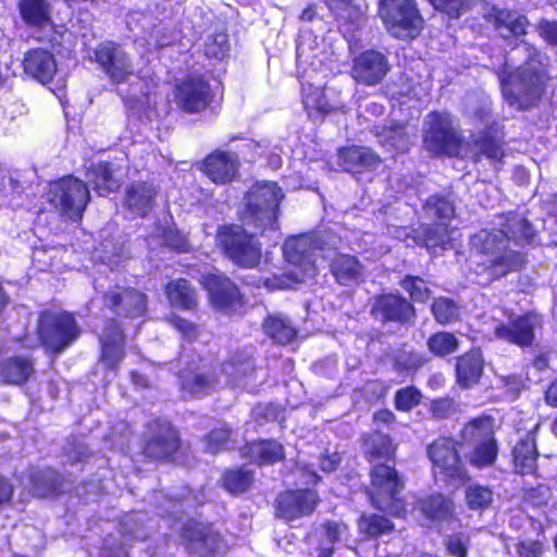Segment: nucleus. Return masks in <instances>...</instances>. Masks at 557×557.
Segmentation results:
<instances>
[{"mask_svg": "<svg viewBox=\"0 0 557 557\" xmlns=\"http://www.w3.org/2000/svg\"><path fill=\"white\" fill-rule=\"evenodd\" d=\"M422 143L432 157L453 158L460 154L463 138L453 126L447 113L432 111L426 116Z\"/></svg>", "mask_w": 557, "mask_h": 557, "instance_id": "ddd939ff", "label": "nucleus"}, {"mask_svg": "<svg viewBox=\"0 0 557 557\" xmlns=\"http://www.w3.org/2000/svg\"><path fill=\"white\" fill-rule=\"evenodd\" d=\"M239 160L235 153L215 149L202 160L201 172L214 184L231 183L237 175Z\"/></svg>", "mask_w": 557, "mask_h": 557, "instance_id": "393cba45", "label": "nucleus"}, {"mask_svg": "<svg viewBox=\"0 0 557 557\" xmlns=\"http://www.w3.org/2000/svg\"><path fill=\"white\" fill-rule=\"evenodd\" d=\"M362 454L370 467L382 463L396 465L397 444L381 431L364 433L360 438Z\"/></svg>", "mask_w": 557, "mask_h": 557, "instance_id": "bb28decb", "label": "nucleus"}, {"mask_svg": "<svg viewBox=\"0 0 557 557\" xmlns=\"http://www.w3.org/2000/svg\"><path fill=\"white\" fill-rule=\"evenodd\" d=\"M504 238L495 232H486L476 244V252L484 257L478 263L480 273L487 274L492 281L509 273L521 271L528 263L524 251L510 249L504 245Z\"/></svg>", "mask_w": 557, "mask_h": 557, "instance_id": "9d476101", "label": "nucleus"}, {"mask_svg": "<svg viewBox=\"0 0 557 557\" xmlns=\"http://www.w3.org/2000/svg\"><path fill=\"white\" fill-rule=\"evenodd\" d=\"M431 312L440 325H449L460 320V307L451 298L440 296L433 299Z\"/></svg>", "mask_w": 557, "mask_h": 557, "instance_id": "8fccbe9b", "label": "nucleus"}, {"mask_svg": "<svg viewBox=\"0 0 557 557\" xmlns=\"http://www.w3.org/2000/svg\"><path fill=\"white\" fill-rule=\"evenodd\" d=\"M405 479L396 465L382 463L370 467L367 496L369 503L379 511L394 518H406L407 502L403 496Z\"/></svg>", "mask_w": 557, "mask_h": 557, "instance_id": "20e7f679", "label": "nucleus"}, {"mask_svg": "<svg viewBox=\"0 0 557 557\" xmlns=\"http://www.w3.org/2000/svg\"><path fill=\"white\" fill-rule=\"evenodd\" d=\"M359 534L363 540H379L395 531V523L385 515L377 512H363L357 520Z\"/></svg>", "mask_w": 557, "mask_h": 557, "instance_id": "a19ab883", "label": "nucleus"}, {"mask_svg": "<svg viewBox=\"0 0 557 557\" xmlns=\"http://www.w3.org/2000/svg\"><path fill=\"white\" fill-rule=\"evenodd\" d=\"M262 330L273 343L281 346L290 344L297 337V330L292 322L286 318L275 314H269L264 318Z\"/></svg>", "mask_w": 557, "mask_h": 557, "instance_id": "37998d69", "label": "nucleus"}, {"mask_svg": "<svg viewBox=\"0 0 557 557\" xmlns=\"http://www.w3.org/2000/svg\"><path fill=\"white\" fill-rule=\"evenodd\" d=\"M301 102L310 116L325 115L335 111L324 90L308 82H301Z\"/></svg>", "mask_w": 557, "mask_h": 557, "instance_id": "c03bdc74", "label": "nucleus"}, {"mask_svg": "<svg viewBox=\"0 0 557 557\" xmlns=\"http://www.w3.org/2000/svg\"><path fill=\"white\" fill-rule=\"evenodd\" d=\"M22 67L27 77L42 85L50 84L58 71L53 53L44 48L27 50L22 60Z\"/></svg>", "mask_w": 557, "mask_h": 557, "instance_id": "c756f323", "label": "nucleus"}, {"mask_svg": "<svg viewBox=\"0 0 557 557\" xmlns=\"http://www.w3.org/2000/svg\"><path fill=\"white\" fill-rule=\"evenodd\" d=\"M389 71L387 58L380 51L368 49L352 60L350 76L360 85L375 86Z\"/></svg>", "mask_w": 557, "mask_h": 557, "instance_id": "412c9836", "label": "nucleus"}, {"mask_svg": "<svg viewBox=\"0 0 557 557\" xmlns=\"http://www.w3.org/2000/svg\"><path fill=\"white\" fill-rule=\"evenodd\" d=\"M493 490L481 484H471L465 491L466 505L471 510H486L493 503Z\"/></svg>", "mask_w": 557, "mask_h": 557, "instance_id": "5fc2aeb1", "label": "nucleus"}, {"mask_svg": "<svg viewBox=\"0 0 557 557\" xmlns=\"http://www.w3.org/2000/svg\"><path fill=\"white\" fill-rule=\"evenodd\" d=\"M63 475L53 468H45L30 474L29 487L33 496L37 498H50L62 493Z\"/></svg>", "mask_w": 557, "mask_h": 557, "instance_id": "e433bc0d", "label": "nucleus"}, {"mask_svg": "<svg viewBox=\"0 0 557 557\" xmlns=\"http://www.w3.org/2000/svg\"><path fill=\"white\" fill-rule=\"evenodd\" d=\"M338 21L355 23L361 16L360 8L352 0H320Z\"/></svg>", "mask_w": 557, "mask_h": 557, "instance_id": "4d7b16f0", "label": "nucleus"}, {"mask_svg": "<svg viewBox=\"0 0 557 557\" xmlns=\"http://www.w3.org/2000/svg\"><path fill=\"white\" fill-rule=\"evenodd\" d=\"M178 388L190 397L201 398L213 391L219 383L214 372L201 371L198 364L187 363L176 372Z\"/></svg>", "mask_w": 557, "mask_h": 557, "instance_id": "b1692460", "label": "nucleus"}, {"mask_svg": "<svg viewBox=\"0 0 557 557\" xmlns=\"http://www.w3.org/2000/svg\"><path fill=\"white\" fill-rule=\"evenodd\" d=\"M552 496L550 487L539 483L535 486L524 487L521 495V504L531 508L547 506Z\"/></svg>", "mask_w": 557, "mask_h": 557, "instance_id": "bf43d9fd", "label": "nucleus"}, {"mask_svg": "<svg viewBox=\"0 0 557 557\" xmlns=\"http://www.w3.org/2000/svg\"><path fill=\"white\" fill-rule=\"evenodd\" d=\"M377 15L386 32L398 40H413L424 29L425 20L416 0H380Z\"/></svg>", "mask_w": 557, "mask_h": 557, "instance_id": "9b49d317", "label": "nucleus"}, {"mask_svg": "<svg viewBox=\"0 0 557 557\" xmlns=\"http://www.w3.org/2000/svg\"><path fill=\"white\" fill-rule=\"evenodd\" d=\"M158 195L157 187L147 181L128 184L124 194L125 208L138 218H146L154 206Z\"/></svg>", "mask_w": 557, "mask_h": 557, "instance_id": "2f4dec72", "label": "nucleus"}, {"mask_svg": "<svg viewBox=\"0 0 557 557\" xmlns=\"http://www.w3.org/2000/svg\"><path fill=\"white\" fill-rule=\"evenodd\" d=\"M462 448L463 440L451 434H441L432 440L425 447V454L434 476H438L445 484L470 482L471 475Z\"/></svg>", "mask_w": 557, "mask_h": 557, "instance_id": "6e6552de", "label": "nucleus"}, {"mask_svg": "<svg viewBox=\"0 0 557 557\" xmlns=\"http://www.w3.org/2000/svg\"><path fill=\"white\" fill-rule=\"evenodd\" d=\"M414 242L430 253L435 252L436 249H450L453 247L450 227L447 223L422 224L417 230Z\"/></svg>", "mask_w": 557, "mask_h": 557, "instance_id": "c9c22d12", "label": "nucleus"}, {"mask_svg": "<svg viewBox=\"0 0 557 557\" xmlns=\"http://www.w3.org/2000/svg\"><path fill=\"white\" fill-rule=\"evenodd\" d=\"M541 453L537 446V425L523 434L510 449L512 472L519 476L541 478L539 459Z\"/></svg>", "mask_w": 557, "mask_h": 557, "instance_id": "6ab92c4d", "label": "nucleus"}, {"mask_svg": "<svg viewBox=\"0 0 557 557\" xmlns=\"http://www.w3.org/2000/svg\"><path fill=\"white\" fill-rule=\"evenodd\" d=\"M169 324L178 332L186 341L195 342L199 335L198 325L178 314H171L168 318Z\"/></svg>", "mask_w": 557, "mask_h": 557, "instance_id": "e2e57ef3", "label": "nucleus"}, {"mask_svg": "<svg viewBox=\"0 0 557 557\" xmlns=\"http://www.w3.org/2000/svg\"><path fill=\"white\" fill-rule=\"evenodd\" d=\"M428 212L438 220H451L455 216V205L446 195L434 194L429 196L423 205Z\"/></svg>", "mask_w": 557, "mask_h": 557, "instance_id": "6e6d98bb", "label": "nucleus"}, {"mask_svg": "<svg viewBox=\"0 0 557 557\" xmlns=\"http://www.w3.org/2000/svg\"><path fill=\"white\" fill-rule=\"evenodd\" d=\"M185 552L193 557H216L226 542L212 521L188 518L178 531Z\"/></svg>", "mask_w": 557, "mask_h": 557, "instance_id": "4468645a", "label": "nucleus"}, {"mask_svg": "<svg viewBox=\"0 0 557 557\" xmlns=\"http://www.w3.org/2000/svg\"><path fill=\"white\" fill-rule=\"evenodd\" d=\"M326 541L331 545L341 542L342 537L347 535L349 527L343 521L326 520L321 524Z\"/></svg>", "mask_w": 557, "mask_h": 557, "instance_id": "338daca9", "label": "nucleus"}, {"mask_svg": "<svg viewBox=\"0 0 557 557\" xmlns=\"http://www.w3.org/2000/svg\"><path fill=\"white\" fill-rule=\"evenodd\" d=\"M47 201L62 216L79 222L90 202L88 185L72 174L51 181L47 188Z\"/></svg>", "mask_w": 557, "mask_h": 557, "instance_id": "f8f14e48", "label": "nucleus"}, {"mask_svg": "<svg viewBox=\"0 0 557 557\" xmlns=\"http://www.w3.org/2000/svg\"><path fill=\"white\" fill-rule=\"evenodd\" d=\"M177 108L186 114H197L210 109L215 91L209 78L202 73H188L177 82L173 90Z\"/></svg>", "mask_w": 557, "mask_h": 557, "instance_id": "2eb2a0df", "label": "nucleus"}, {"mask_svg": "<svg viewBox=\"0 0 557 557\" xmlns=\"http://www.w3.org/2000/svg\"><path fill=\"white\" fill-rule=\"evenodd\" d=\"M18 11L27 25L44 27L52 24L47 0H20Z\"/></svg>", "mask_w": 557, "mask_h": 557, "instance_id": "de8ad7c7", "label": "nucleus"}, {"mask_svg": "<svg viewBox=\"0 0 557 557\" xmlns=\"http://www.w3.org/2000/svg\"><path fill=\"white\" fill-rule=\"evenodd\" d=\"M381 146L388 151L406 153L410 150V137L405 124H393L384 129Z\"/></svg>", "mask_w": 557, "mask_h": 557, "instance_id": "3c124183", "label": "nucleus"}, {"mask_svg": "<svg viewBox=\"0 0 557 557\" xmlns=\"http://www.w3.org/2000/svg\"><path fill=\"white\" fill-rule=\"evenodd\" d=\"M283 253L285 259L292 264L300 267L313 265L307 239L302 236L289 237L283 246Z\"/></svg>", "mask_w": 557, "mask_h": 557, "instance_id": "603ef678", "label": "nucleus"}, {"mask_svg": "<svg viewBox=\"0 0 557 557\" xmlns=\"http://www.w3.org/2000/svg\"><path fill=\"white\" fill-rule=\"evenodd\" d=\"M370 315L381 324L407 326L414 323L417 310L413 304L398 292H383L375 295Z\"/></svg>", "mask_w": 557, "mask_h": 557, "instance_id": "dca6fc26", "label": "nucleus"}, {"mask_svg": "<svg viewBox=\"0 0 557 557\" xmlns=\"http://www.w3.org/2000/svg\"><path fill=\"white\" fill-rule=\"evenodd\" d=\"M4 383L22 386L35 374V362L30 356H11L0 364Z\"/></svg>", "mask_w": 557, "mask_h": 557, "instance_id": "4c0bfd02", "label": "nucleus"}, {"mask_svg": "<svg viewBox=\"0 0 557 557\" xmlns=\"http://www.w3.org/2000/svg\"><path fill=\"white\" fill-rule=\"evenodd\" d=\"M398 284L408 294L411 304H425L432 296L428 282L420 275L406 274Z\"/></svg>", "mask_w": 557, "mask_h": 557, "instance_id": "864d4df0", "label": "nucleus"}, {"mask_svg": "<svg viewBox=\"0 0 557 557\" xmlns=\"http://www.w3.org/2000/svg\"><path fill=\"white\" fill-rule=\"evenodd\" d=\"M429 362L419 351L403 350L392 358L393 371L399 375L414 376Z\"/></svg>", "mask_w": 557, "mask_h": 557, "instance_id": "09e8293b", "label": "nucleus"}, {"mask_svg": "<svg viewBox=\"0 0 557 557\" xmlns=\"http://www.w3.org/2000/svg\"><path fill=\"white\" fill-rule=\"evenodd\" d=\"M183 446L178 428L170 420L157 417L145 424L139 454L145 462L178 465L185 457Z\"/></svg>", "mask_w": 557, "mask_h": 557, "instance_id": "39448f33", "label": "nucleus"}, {"mask_svg": "<svg viewBox=\"0 0 557 557\" xmlns=\"http://www.w3.org/2000/svg\"><path fill=\"white\" fill-rule=\"evenodd\" d=\"M220 483L231 495H240L253 485L255 472L244 466L227 468L223 471Z\"/></svg>", "mask_w": 557, "mask_h": 557, "instance_id": "79ce46f5", "label": "nucleus"}, {"mask_svg": "<svg viewBox=\"0 0 557 557\" xmlns=\"http://www.w3.org/2000/svg\"><path fill=\"white\" fill-rule=\"evenodd\" d=\"M330 272L335 282L342 286H349L359 281L362 275V264L352 255L337 252L330 261Z\"/></svg>", "mask_w": 557, "mask_h": 557, "instance_id": "58836bf2", "label": "nucleus"}, {"mask_svg": "<svg viewBox=\"0 0 557 557\" xmlns=\"http://www.w3.org/2000/svg\"><path fill=\"white\" fill-rule=\"evenodd\" d=\"M320 502L319 493L313 488L285 490L275 497V516L288 522L309 517Z\"/></svg>", "mask_w": 557, "mask_h": 557, "instance_id": "a211bd4d", "label": "nucleus"}, {"mask_svg": "<svg viewBox=\"0 0 557 557\" xmlns=\"http://www.w3.org/2000/svg\"><path fill=\"white\" fill-rule=\"evenodd\" d=\"M472 146L475 148V152L472 156L474 163L480 162L482 157L494 163H502L506 156L504 132L496 123L485 126L472 139Z\"/></svg>", "mask_w": 557, "mask_h": 557, "instance_id": "c85d7f7f", "label": "nucleus"}, {"mask_svg": "<svg viewBox=\"0 0 557 557\" xmlns=\"http://www.w3.org/2000/svg\"><path fill=\"white\" fill-rule=\"evenodd\" d=\"M94 55L96 63L113 84L124 83L133 72L129 57L113 41L99 44Z\"/></svg>", "mask_w": 557, "mask_h": 557, "instance_id": "aec40b11", "label": "nucleus"}, {"mask_svg": "<svg viewBox=\"0 0 557 557\" xmlns=\"http://www.w3.org/2000/svg\"><path fill=\"white\" fill-rule=\"evenodd\" d=\"M537 33L540 37L548 45L557 46V22L542 18L537 23Z\"/></svg>", "mask_w": 557, "mask_h": 557, "instance_id": "774afa93", "label": "nucleus"}, {"mask_svg": "<svg viewBox=\"0 0 557 557\" xmlns=\"http://www.w3.org/2000/svg\"><path fill=\"white\" fill-rule=\"evenodd\" d=\"M500 223L502 237L521 247L540 246L539 231L533 223L523 214L509 211L503 215Z\"/></svg>", "mask_w": 557, "mask_h": 557, "instance_id": "a878e982", "label": "nucleus"}, {"mask_svg": "<svg viewBox=\"0 0 557 557\" xmlns=\"http://www.w3.org/2000/svg\"><path fill=\"white\" fill-rule=\"evenodd\" d=\"M524 60L513 70L495 71L503 98L510 108L523 112L537 107L552 79L549 57L535 46L522 41Z\"/></svg>", "mask_w": 557, "mask_h": 557, "instance_id": "f03ea898", "label": "nucleus"}, {"mask_svg": "<svg viewBox=\"0 0 557 557\" xmlns=\"http://www.w3.org/2000/svg\"><path fill=\"white\" fill-rule=\"evenodd\" d=\"M200 285L207 292L212 307L224 313H233L246 304L245 294L224 273H207L201 276Z\"/></svg>", "mask_w": 557, "mask_h": 557, "instance_id": "f3484780", "label": "nucleus"}, {"mask_svg": "<svg viewBox=\"0 0 557 557\" xmlns=\"http://www.w3.org/2000/svg\"><path fill=\"white\" fill-rule=\"evenodd\" d=\"M425 345L432 357L446 359L459 350L460 341L453 332L436 331L428 336Z\"/></svg>", "mask_w": 557, "mask_h": 557, "instance_id": "49530a36", "label": "nucleus"}, {"mask_svg": "<svg viewBox=\"0 0 557 557\" xmlns=\"http://www.w3.org/2000/svg\"><path fill=\"white\" fill-rule=\"evenodd\" d=\"M35 334L47 354L58 356L77 342L82 331L73 312L44 309L38 312Z\"/></svg>", "mask_w": 557, "mask_h": 557, "instance_id": "0eeeda50", "label": "nucleus"}, {"mask_svg": "<svg viewBox=\"0 0 557 557\" xmlns=\"http://www.w3.org/2000/svg\"><path fill=\"white\" fill-rule=\"evenodd\" d=\"M455 412L456 404L450 397L435 398L430 404V413L435 420H445Z\"/></svg>", "mask_w": 557, "mask_h": 557, "instance_id": "69168bd1", "label": "nucleus"}, {"mask_svg": "<svg viewBox=\"0 0 557 557\" xmlns=\"http://www.w3.org/2000/svg\"><path fill=\"white\" fill-rule=\"evenodd\" d=\"M163 292L171 307L183 311L198 309V292L187 278L178 277L169 281L164 285Z\"/></svg>", "mask_w": 557, "mask_h": 557, "instance_id": "72a5a7b5", "label": "nucleus"}, {"mask_svg": "<svg viewBox=\"0 0 557 557\" xmlns=\"http://www.w3.org/2000/svg\"><path fill=\"white\" fill-rule=\"evenodd\" d=\"M422 392L414 385L398 388L394 395V407L397 411L409 412L422 401Z\"/></svg>", "mask_w": 557, "mask_h": 557, "instance_id": "13d9d810", "label": "nucleus"}, {"mask_svg": "<svg viewBox=\"0 0 557 557\" xmlns=\"http://www.w3.org/2000/svg\"><path fill=\"white\" fill-rule=\"evenodd\" d=\"M420 513L432 522L457 520L456 504L449 495L441 492L428 494L418 500Z\"/></svg>", "mask_w": 557, "mask_h": 557, "instance_id": "473e14b6", "label": "nucleus"}, {"mask_svg": "<svg viewBox=\"0 0 557 557\" xmlns=\"http://www.w3.org/2000/svg\"><path fill=\"white\" fill-rule=\"evenodd\" d=\"M203 450L210 455H219L234 448L233 429L227 423H221L201 437Z\"/></svg>", "mask_w": 557, "mask_h": 557, "instance_id": "a18cd8bd", "label": "nucleus"}, {"mask_svg": "<svg viewBox=\"0 0 557 557\" xmlns=\"http://www.w3.org/2000/svg\"><path fill=\"white\" fill-rule=\"evenodd\" d=\"M242 222L219 225L215 247L220 253L239 269L250 270L261 263L263 251L259 232H249Z\"/></svg>", "mask_w": 557, "mask_h": 557, "instance_id": "423d86ee", "label": "nucleus"}, {"mask_svg": "<svg viewBox=\"0 0 557 557\" xmlns=\"http://www.w3.org/2000/svg\"><path fill=\"white\" fill-rule=\"evenodd\" d=\"M435 11L451 20L459 18L471 8V0H426Z\"/></svg>", "mask_w": 557, "mask_h": 557, "instance_id": "052dcab7", "label": "nucleus"}, {"mask_svg": "<svg viewBox=\"0 0 557 557\" xmlns=\"http://www.w3.org/2000/svg\"><path fill=\"white\" fill-rule=\"evenodd\" d=\"M99 299L102 309L114 315L107 320L99 336V360L107 370L117 373L126 356V335L117 319L144 317L148 309V296L134 286L116 283L102 292Z\"/></svg>", "mask_w": 557, "mask_h": 557, "instance_id": "f257e3e1", "label": "nucleus"}, {"mask_svg": "<svg viewBox=\"0 0 557 557\" xmlns=\"http://www.w3.org/2000/svg\"><path fill=\"white\" fill-rule=\"evenodd\" d=\"M239 456L260 468L280 463L286 459L284 445L274 438L247 441L239 447Z\"/></svg>", "mask_w": 557, "mask_h": 557, "instance_id": "4be33fe9", "label": "nucleus"}, {"mask_svg": "<svg viewBox=\"0 0 557 557\" xmlns=\"http://www.w3.org/2000/svg\"><path fill=\"white\" fill-rule=\"evenodd\" d=\"M87 178L94 190L99 196H108L116 193L120 187V181L114 176L113 165L110 161H98L92 163L87 170Z\"/></svg>", "mask_w": 557, "mask_h": 557, "instance_id": "ea45409f", "label": "nucleus"}, {"mask_svg": "<svg viewBox=\"0 0 557 557\" xmlns=\"http://www.w3.org/2000/svg\"><path fill=\"white\" fill-rule=\"evenodd\" d=\"M338 163L349 173H364L375 170L381 163V157L370 147L351 145L343 147L337 153Z\"/></svg>", "mask_w": 557, "mask_h": 557, "instance_id": "7c9ffc66", "label": "nucleus"}, {"mask_svg": "<svg viewBox=\"0 0 557 557\" xmlns=\"http://www.w3.org/2000/svg\"><path fill=\"white\" fill-rule=\"evenodd\" d=\"M485 20L492 24L495 30H507L505 37L517 39L527 35L529 21L525 15L515 11L492 7Z\"/></svg>", "mask_w": 557, "mask_h": 557, "instance_id": "f704fd0d", "label": "nucleus"}, {"mask_svg": "<svg viewBox=\"0 0 557 557\" xmlns=\"http://www.w3.org/2000/svg\"><path fill=\"white\" fill-rule=\"evenodd\" d=\"M494 336L520 348L531 347L535 342V322L530 313H523L500 322L494 329Z\"/></svg>", "mask_w": 557, "mask_h": 557, "instance_id": "5701e85b", "label": "nucleus"}, {"mask_svg": "<svg viewBox=\"0 0 557 557\" xmlns=\"http://www.w3.org/2000/svg\"><path fill=\"white\" fill-rule=\"evenodd\" d=\"M164 245L178 253H185L190 250L188 237L175 227H165L162 232Z\"/></svg>", "mask_w": 557, "mask_h": 557, "instance_id": "680f3d73", "label": "nucleus"}, {"mask_svg": "<svg viewBox=\"0 0 557 557\" xmlns=\"http://www.w3.org/2000/svg\"><path fill=\"white\" fill-rule=\"evenodd\" d=\"M469 536L463 533L449 535L445 541V548L449 556L468 557Z\"/></svg>", "mask_w": 557, "mask_h": 557, "instance_id": "0e129e2a", "label": "nucleus"}, {"mask_svg": "<svg viewBox=\"0 0 557 557\" xmlns=\"http://www.w3.org/2000/svg\"><path fill=\"white\" fill-rule=\"evenodd\" d=\"M284 193L276 182L259 181L245 193L237 219L261 235L277 227V219Z\"/></svg>", "mask_w": 557, "mask_h": 557, "instance_id": "7ed1b4c3", "label": "nucleus"}, {"mask_svg": "<svg viewBox=\"0 0 557 557\" xmlns=\"http://www.w3.org/2000/svg\"><path fill=\"white\" fill-rule=\"evenodd\" d=\"M485 360L480 347H471L455 361V382L461 389L479 385L484 374Z\"/></svg>", "mask_w": 557, "mask_h": 557, "instance_id": "cd10ccee", "label": "nucleus"}, {"mask_svg": "<svg viewBox=\"0 0 557 557\" xmlns=\"http://www.w3.org/2000/svg\"><path fill=\"white\" fill-rule=\"evenodd\" d=\"M460 437L465 444H471L466 455V465L469 463L476 470H483L495 466L499 445L493 426V419L483 414L470 419L460 430Z\"/></svg>", "mask_w": 557, "mask_h": 557, "instance_id": "1a4fd4ad", "label": "nucleus"}]
</instances>
